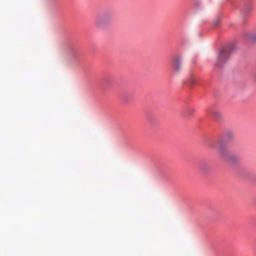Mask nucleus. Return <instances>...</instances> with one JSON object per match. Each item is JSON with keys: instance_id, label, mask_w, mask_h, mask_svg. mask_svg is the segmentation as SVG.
Segmentation results:
<instances>
[{"instance_id": "5", "label": "nucleus", "mask_w": 256, "mask_h": 256, "mask_svg": "<svg viewBox=\"0 0 256 256\" xmlns=\"http://www.w3.org/2000/svg\"><path fill=\"white\" fill-rule=\"evenodd\" d=\"M246 38H250V40L256 41V33L250 32V36Z\"/></svg>"}, {"instance_id": "11", "label": "nucleus", "mask_w": 256, "mask_h": 256, "mask_svg": "<svg viewBox=\"0 0 256 256\" xmlns=\"http://www.w3.org/2000/svg\"><path fill=\"white\" fill-rule=\"evenodd\" d=\"M200 170L203 171V172H204V167H201L200 168Z\"/></svg>"}, {"instance_id": "4", "label": "nucleus", "mask_w": 256, "mask_h": 256, "mask_svg": "<svg viewBox=\"0 0 256 256\" xmlns=\"http://www.w3.org/2000/svg\"><path fill=\"white\" fill-rule=\"evenodd\" d=\"M182 66V60L180 57L177 56L174 60V67L176 71H178Z\"/></svg>"}, {"instance_id": "8", "label": "nucleus", "mask_w": 256, "mask_h": 256, "mask_svg": "<svg viewBox=\"0 0 256 256\" xmlns=\"http://www.w3.org/2000/svg\"><path fill=\"white\" fill-rule=\"evenodd\" d=\"M226 136L228 138H232L234 136V134L232 133L228 132L226 134Z\"/></svg>"}, {"instance_id": "10", "label": "nucleus", "mask_w": 256, "mask_h": 256, "mask_svg": "<svg viewBox=\"0 0 256 256\" xmlns=\"http://www.w3.org/2000/svg\"><path fill=\"white\" fill-rule=\"evenodd\" d=\"M194 78H192V81L190 82L191 83H192L194 82Z\"/></svg>"}, {"instance_id": "1", "label": "nucleus", "mask_w": 256, "mask_h": 256, "mask_svg": "<svg viewBox=\"0 0 256 256\" xmlns=\"http://www.w3.org/2000/svg\"><path fill=\"white\" fill-rule=\"evenodd\" d=\"M220 157L224 161L230 164H234L238 161V158L234 155L222 142H220L218 148Z\"/></svg>"}, {"instance_id": "9", "label": "nucleus", "mask_w": 256, "mask_h": 256, "mask_svg": "<svg viewBox=\"0 0 256 256\" xmlns=\"http://www.w3.org/2000/svg\"><path fill=\"white\" fill-rule=\"evenodd\" d=\"M220 22V20L219 19H218L216 20L214 23V26H217L218 25V24Z\"/></svg>"}, {"instance_id": "6", "label": "nucleus", "mask_w": 256, "mask_h": 256, "mask_svg": "<svg viewBox=\"0 0 256 256\" xmlns=\"http://www.w3.org/2000/svg\"><path fill=\"white\" fill-rule=\"evenodd\" d=\"M194 112V110L192 108H188L186 112L185 115L186 116H190V114L193 113Z\"/></svg>"}, {"instance_id": "7", "label": "nucleus", "mask_w": 256, "mask_h": 256, "mask_svg": "<svg viewBox=\"0 0 256 256\" xmlns=\"http://www.w3.org/2000/svg\"><path fill=\"white\" fill-rule=\"evenodd\" d=\"M212 114L216 118H218L220 116V112L216 110L212 112Z\"/></svg>"}, {"instance_id": "2", "label": "nucleus", "mask_w": 256, "mask_h": 256, "mask_svg": "<svg viewBox=\"0 0 256 256\" xmlns=\"http://www.w3.org/2000/svg\"><path fill=\"white\" fill-rule=\"evenodd\" d=\"M114 20V14L110 12H106L100 16L96 18L95 26L98 28H102L109 26Z\"/></svg>"}, {"instance_id": "3", "label": "nucleus", "mask_w": 256, "mask_h": 256, "mask_svg": "<svg viewBox=\"0 0 256 256\" xmlns=\"http://www.w3.org/2000/svg\"><path fill=\"white\" fill-rule=\"evenodd\" d=\"M230 56V50L228 48H221L217 56L214 65L218 67H220L226 61Z\"/></svg>"}]
</instances>
